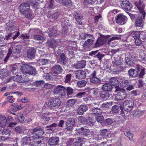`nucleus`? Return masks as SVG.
<instances>
[{"mask_svg":"<svg viewBox=\"0 0 146 146\" xmlns=\"http://www.w3.org/2000/svg\"><path fill=\"white\" fill-rule=\"evenodd\" d=\"M30 5L26 2L22 3L19 6L20 12L29 19H31L33 18L32 14V12L30 8Z\"/></svg>","mask_w":146,"mask_h":146,"instance_id":"obj_1","label":"nucleus"},{"mask_svg":"<svg viewBox=\"0 0 146 146\" xmlns=\"http://www.w3.org/2000/svg\"><path fill=\"white\" fill-rule=\"evenodd\" d=\"M117 104L120 105L119 108L121 111L128 112L132 109L134 103L133 100H125L123 103L118 102Z\"/></svg>","mask_w":146,"mask_h":146,"instance_id":"obj_2","label":"nucleus"},{"mask_svg":"<svg viewBox=\"0 0 146 146\" xmlns=\"http://www.w3.org/2000/svg\"><path fill=\"white\" fill-rule=\"evenodd\" d=\"M43 130V128L40 127H38L34 129L32 132V134L33 135L31 136L32 137L33 139L34 140L41 137V136L44 133Z\"/></svg>","mask_w":146,"mask_h":146,"instance_id":"obj_3","label":"nucleus"},{"mask_svg":"<svg viewBox=\"0 0 146 146\" xmlns=\"http://www.w3.org/2000/svg\"><path fill=\"white\" fill-rule=\"evenodd\" d=\"M61 23L62 27V33L65 34L68 32V27H70L71 24L70 23L69 21L66 18H62Z\"/></svg>","mask_w":146,"mask_h":146,"instance_id":"obj_4","label":"nucleus"},{"mask_svg":"<svg viewBox=\"0 0 146 146\" xmlns=\"http://www.w3.org/2000/svg\"><path fill=\"white\" fill-rule=\"evenodd\" d=\"M120 5L125 11H129L132 8V4L127 0H121Z\"/></svg>","mask_w":146,"mask_h":146,"instance_id":"obj_5","label":"nucleus"},{"mask_svg":"<svg viewBox=\"0 0 146 146\" xmlns=\"http://www.w3.org/2000/svg\"><path fill=\"white\" fill-rule=\"evenodd\" d=\"M94 39L95 38L94 36L93 38H88L84 42H81L80 44L85 49H86L94 44L95 41Z\"/></svg>","mask_w":146,"mask_h":146,"instance_id":"obj_6","label":"nucleus"},{"mask_svg":"<svg viewBox=\"0 0 146 146\" xmlns=\"http://www.w3.org/2000/svg\"><path fill=\"white\" fill-rule=\"evenodd\" d=\"M61 104L60 100L57 99H52L49 100L47 104V107L53 108L56 106H59Z\"/></svg>","mask_w":146,"mask_h":146,"instance_id":"obj_7","label":"nucleus"},{"mask_svg":"<svg viewBox=\"0 0 146 146\" xmlns=\"http://www.w3.org/2000/svg\"><path fill=\"white\" fill-rule=\"evenodd\" d=\"M143 13V14H140L136 20L135 25L136 27H141L143 25V22L145 19L146 13L144 12Z\"/></svg>","mask_w":146,"mask_h":146,"instance_id":"obj_8","label":"nucleus"},{"mask_svg":"<svg viewBox=\"0 0 146 146\" xmlns=\"http://www.w3.org/2000/svg\"><path fill=\"white\" fill-rule=\"evenodd\" d=\"M127 96V94L125 90H122L116 94L114 100L117 101L122 100L126 98Z\"/></svg>","mask_w":146,"mask_h":146,"instance_id":"obj_9","label":"nucleus"},{"mask_svg":"<svg viewBox=\"0 0 146 146\" xmlns=\"http://www.w3.org/2000/svg\"><path fill=\"white\" fill-rule=\"evenodd\" d=\"M65 88L63 86L59 85L55 88L54 93L55 94H59L62 96H64L65 95Z\"/></svg>","mask_w":146,"mask_h":146,"instance_id":"obj_10","label":"nucleus"},{"mask_svg":"<svg viewBox=\"0 0 146 146\" xmlns=\"http://www.w3.org/2000/svg\"><path fill=\"white\" fill-rule=\"evenodd\" d=\"M115 19L116 23L121 25L125 24L127 20V17L122 14L117 15Z\"/></svg>","mask_w":146,"mask_h":146,"instance_id":"obj_11","label":"nucleus"},{"mask_svg":"<svg viewBox=\"0 0 146 146\" xmlns=\"http://www.w3.org/2000/svg\"><path fill=\"white\" fill-rule=\"evenodd\" d=\"M100 37H99L95 43L94 44L93 47L94 48H97L100 47L103 45L106 42V40L102 36L100 35Z\"/></svg>","mask_w":146,"mask_h":146,"instance_id":"obj_12","label":"nucleus"},{"mask_svg":"<svg viewBox=\"0 0 146 146\" xmlns=\"http://www.w3.org/2000/svg\"><path fill=\"white\" fill-rule=\"evenodd\" d=\"M75 124V121L74 119L70 118L67 120L66 122V128L68 131H71L73 129V127Z\"/></svg>","mask_w":146,"mask_h":146,"instance_id":"obj_13","label":"nucleus"},{"mask_svg":"<svg viewBox=\"0 0 146 146\" xmlns=\"http://www.w3.org/2000/svg\"><path fill=\"white\" fill-rule=\"evenodd\" d=\"M77 132L80 134L84 135H88L89 134L90 131L89 129L86 127H82L76 129Z\"/></svg>","mask_w":146,"mask_h":146,"instance_id":"obj_14","label":"nucleus"},{"mask_svg":"<svg viewBox=\"0 0 146 146\" xmlns=\"http://www.w3.org/2000/svg\"><path fill=\"white\" fill-rule=\"evenodd\" d=\"M135 4L141 13L143 14V12L145 13L144 11L145 4L141 1H136L135 2Z\"/></svg>","mask_w":146,"mask_h":146,"instance_id":"obj_15","label":"nucleus"},{"mask_svg":"<svg viewBox=\"0 0 146 146\" xmlns=\"http://www.w3.org/2000/svg\"><path fill=\"white\" fill-rule=\"evenodd\" d=\"M88 109V107L85 104L80 105L78 109L77 112L80 115H82L84 112H86Z\"/></svg>","mask_w":146,"mask_h":146,"instance_id":"obj_16","label":"nucleus"},{"mask_svg":"<svg viewBox=\"0 0 146 146\" xmlns=\"http://www.w3.org/2000/svg\"><path fill=\"white\" fill-rule=\"evenodd\" d=\"M33 140L32 137L31 136L29 137H25L21 140L22 145L24 146L29 145L31 143V141Z\"/></svg>","mask_w":146,"mask_h":146,"instance_id":"obj_17","label":"nucleus"},{"mask_svg":"<svg viewBox=\"0 0 146 146\" xmlns=\"http://www.w3.org/2000/svg\"><path fill=\"white\" fill-rule=\"evenodd\" d=\"M52 70L54 74H58L61 73L63 71V69L59 65H55L52 68Z\"/></svg>","mask_w":146,"mask_h":146,"instance_id":"obj_18","label":"nucleus"},{"mask_svg":"<svg viewBox=\"0 0 146 146\" xmlns=\"http://www.w3.org/2000/svg\"><path fill=\"white\" fill-rule=\"evenodd\" d=\"M76 77L78 79H84L86 75V72L83 70H79L76 73Z\"/></svg>","mask_w":146,"mask_h":146,"instance_id":"obj_19","label":"nucleus"},{"mask_svg":"<svg viewBox=\"0 0 146 146\" xmlns=\"http://www.w3.org/2000/svg\"><path fill=\"white\" fill-rule=\"evenodd\" d=\"M57 42L54 39H50L47 41L46 44L48 47L52 48H54L57 46Z\"/></svg>","mask_w":146,"mask_h":146,"instance_id":"obj_20","label":"nucleus"},{"mask_svg":"<svg viewBox=\"0 0 146 146\" xmlns=\"http://www.w3.org/2000/svg\"><path fill=\"white\" fill-rule=\"evenodd\" d=\"M114 88L110 83H105L102 85V89L104 91L110 92Z\"/></svg>","mask_w":146,"mask_h":146,"instance_id":"obj_21","label":"nucleus"},{"mask_svg":"<svg viewBox=\"0 0 146 146\" xmlns=\"http://www.w3.org/2000/svg\"><path fill=\"white\" fill-rule=\"evenodd\" d=\"M11 48L9 49V50H12L13 53L14 54H18L20 53L21 49V47L20 45H17L12 46Z\"/></svg>","mask_w":146,"mask_h":146,"instance_id":"obj_22","label":"nucleus"},{"mask_svg":"<svg viewBox=\"0 0 146 146\" xmlns=\"http://www.w3.org/2000/svg\"><path fill=\"white\" fill-rule=\"evenodd\" d=\"M59 141V138L58 137H51L48 141V144L51 146L55 145L58 143Z\"/></svg>","mask_w":146,"mask_h":146,"instance_id":"obj_23","label":"nucleus"},{"mask_svg":"<svg viewBox=\"0 0 146 146\" xmlns=\"http://www.w3.org/2000/svg\"><path fill=\"white\" fill-rule=\"evenodd\" d=\"M31 67V65L29 64H24L21 66L20 69L24 74H28V72Z\"/></svg>","mask_w":146,"mask_h":146,"instance_id":"obj_24","label":"nucleus"},{"mask_svg":"<svg viewBox=\"0 0 146 146\" xmlns=\"http://www.w3.org/2000/svg\"><path fill=\"white\" fill-rule=\"evenodd\" d=\"M86 65V61L83 60L78 61L77 63L74 64V67L76 69H80L84 68Z\"/></svg>","mask_w":146,"mask_h":146,"instance_id":"obj_25","label":"nucleus"},{"mask_svg":"<svg viewBox=\"0 0 146 146\" xmlns=\"http://www.w3.org/2000/svg\"><path fill=\"white\" fill-rule=\"evenodd\" d=\"M135 58L131 56H129L125 58V61L127 65L129 66L133 65V64L135 62Z\"/></svg>","mask_w":146,"mask_h":146,"instance_id":"obj_26","label":"nucleus"},{"mask_svg":"<svg viewBox=\"0 0 146 146\" xmlns=\"http://www.w3.org/2000/svg\"><path fill=\"white\" fill-rule=\"evenodd\" d=\"M36 50L33 48H31L29 49L27 52V57L29 58L32 59L35 56Z\"/></svg>","mask_w":146,"mask_h":146,"instance_id":"obj_27","label":"nucleus"},{"mask_svg":"<svg viewBox=\"0 0 146 146\" xmlns=\"http://www.w3.org/2000/svg\"><path fill=\"white\" fill-rule=\"evenodd\" d=\"M128 73L129 76L132 78L137 77L138 76L139 74L137 70L132 68H131L129 70Z\"/></svg>","mask_w":146,"mask_h":146,"instance_id":"obj_28","label":"nucleus"},{"mask_svg":"<svg viewBox=\"0 0 146 146\" xmlns=\"http://www.w3.org/2000/svg\"><path fill=\"white\" fill-rule=\"evenodd\" d=\"M57 62L59 63L62 65H66L67 62V60L66 56L64 54L62 53L60 54L59 60V62Z\"/></svg>","mask_w":146,"mask_h":146,"instance_id":"obj_29","label":"nucleus"},{"mask_svg":"<svg viewBox=\"0 0 146 146\" xmlns=\"http://www.w3.org/2000/svg\"><path fill=\"white\" fill-rule=\"evenodd\" d=\"M74 17L76 20L78 22V24L82 25V23L81 21L83 18L82 15L79 13L76 12L74 14Z\"/></svg>","mask_w":146,"mask_h":146,"instance_id":"obj_30","label":"nucleus"},{"mask_svg":"<svg viewBox=\"0 0 146 146\" xmlns=\"http://www.w3.org/2000/svg\"><path fill=\"white\" fill-rule=\"evenodd\" d=\"M110 95L108 92L103 91L100 94V96L102 99L106 100L109 98Z\"/></svg>","mask_w":146,"mask_h":146,"instance_id":"obj_31","label":"nucleus"},{"mask_svg":"<svg viewBox=\"0 0 146 146\" xmlns=\"http://www.w3.org/2000/svg\"><path fill=\"white\" fill-rule=\"evenodd\" d=\"M80 37L83 40L88 39V38H93V36L92 35L86 33H82L80 34Z\"/></svg>","mask_w":146,"mask_h":146,"instance_id":"obj_32","label":"nucleus"},{"mask_svg":"<svg viewBox=\"0 0 146 146\" xmlns=\"http://www.w3.org/2000/svg\"><path fill=\"white\" fill-rule=\"evenodd\" d=\"M85 139L81 138L78 137V141L74 142L72 146H82L84 142Z\"/></svg>","mask_w":146,"mask_h":146,"instance_id":"obj_33","label":"nucleus"},{"mask_svg":"<svg viewBox=\"0 0 146 146\" xmlns=\"http://www.w3.org/2000/svg\"><path fill=\"white\" fill-rule=\"evenodd\" d=\"M44 70H45L44 68L41 67L40 68V71L41 72H43L44 73V78L47 80H50L52 78L51 74L50 73H45L44 72L46 71Z\"/></svg>","mask_w":146,"mask_h":146,"instance_id":"obj_34","label":"nucleus"},{"mask_svg":"<svg viewBox=\"0 0 146 146\" xmlns=\"http://www.w3.org/2000/svg\"><path fill=\"white\" fill-rule=\"evenodd\" d=\"M7 123V120L5 116L3 115L0 116V126L4 127Z\"/></svg>","mask_w":146,"mask_h":146,"instance_id":"obj_35","label":"nucleus"},{"mask_svg":"<svg viewBox=\"0 0 146 146\" xmlns=\"http://www.w3.org/2000/svg\"><path fill=\"white\" fill-rule=\"evenodd\" d=\"M101 113V110L100 109L95 108L92 110L91 114L95 117L100 115Z\"/></svg>","mask_w":146,"mask_h":146,"instance_id":"obj_36","label":"nucleus"},{"mask_svg":"<svg viewBox=\"0 0 146 146\" xmlns=\"http://www.w3.org/2000/svg\"><path fill=\"white\" fill-rule=\"evenodd\" d=\"M95 120L91 117H88L85 120V123L88 125L92 126L95 123Z\"/></svg>","mask_w":146,"mask_h":146,"instance_id":"obj_37","label":"nucleus"},{"mask_svg":"<svg viewBox=\"0 0 146 146\" xmlns=\"http://www.w3.org/2000/svg\"><path fill=\"white\" fill-rule=\"evenodd\" d=\"M49 33L48 35L50 37L52 38L56 36L57 31L55 29L49 28Z\"/></svg>","mask_w":146,"mask_h":146,"instance_id":"obj_38","label":"nucleus"},{"mask_svg":"<svg viewBox=\"0 0 146 146\" xmlns=\"http://www.w3.org/2000/svg\"><path fill=\"white\" fill-rule=\"evenodd\" d=\"M13 80L16 82H21L22 81L23 79L21 75H18L17 74L15 76L12 77Z\"/></svg>","mask_w":146,"mask_h":146,"instance_id":"obj_39","label":"nucleus"},{"mask_svg":"<svg viewBox=\"0 0 146 146\" xmlns=\"http://www.w3.org/2000/svg\"><path fill=\"white\" fill-rule=\"evenodd\" d=\"M119 83L120 86L122 87H126L129 85L128 80L123 78H121L120 79Z\"/></svg>","mask_w":146,"mask_h":146,"instance_id":"obj_40","label":"nucleus"},{"mask_svg":"<svg viewBox=\"0 0 146 146\" xmlns=\"http://www.w3.org/2000/svg\"><path fill=\"white\" fill-rule=\"evenodd\" d=\"M140 67H141V66H138L137 67V70L138 71H140V72L139 74V77L140 78H142L143 76L145 74V68H141Z\"/></svg>","mask_w":146,"mask_h":146,"instance_id":"obj_41","label":"nucleus"},{"mask_svg":"<svg viewBox=\"0 0 146 146\" xmlns=\"http://www.w3.org/2000/svg\"><path fill=\"white\" fill-rule=\"evenodd\" d=\"M123 63L122 61L121 60L117 59L115 60L114 63L117 66H119L120 68V71H123L124 68L123 67L120 66Z\"/></svg>","mask_w":146,"mask_h":146,"instance_id":"obj_42","label":"nucleus"},{"mask_svg":"<svg viewBox=\"0 0 146 146\" xmlns=\"http://www.w3.org/2000/svg\"><path fill=\"white\" fill-rule=\"evenodd\" d=\"M62 3L63 5L68 7H70L72 6L71 0H62Z\"/></svg>","mask_w":146,"mask_h":146,"instance_id":"obj_43","label":"nucleus"},{"mask_svg":"<svg viewBox=\"0 0 146 146\" xmlns=\"http://www.w3.org/2000/svg\"><path fill=\"white\" fill-rule=\"evenodd\" d=\"M37 74V72L36 69L31 66L28 72V74L29 75L35 76Z\"/></svg>","mask_w":146,"mask_h":146,"instance_id":"obj_44","label":"nucleus"},{"mask_svg":"<svg viewBox=\"0 0 146 146\" xmlns=\"http://www.w3.org/2000/svg\"><path fill=\"white\" fill-rule=\"evenodd\" d=\"M90 80L91 82L94 84H98L101 82V80L96 77H90Z\"/></svg>","mask_w":146,"mask_h":146,"instance_id":"obj_45","label":"nucleus"},{"mask_svg":"<svg viewBox=\"0 0 146 146\" xmlns=\"http://www.w3.org/2000/svg\"><path fill=\"white\" fill-rule=\"evenodd\" d=\"M72 75L69 74L66 75L64 78L65 80L64 82L65 83H68L70 84L71 82Z\"/></svg>","mask_w":146,"mask_h":146,"instance_id":"obj_46","label":"nucleus"},{"mask_svg":"<svg viewBox=\"0 0 146 146\" xmlns=\"http://www.w3.org/2000/svg\"><path fill=\"white\" fill-rule=\"evenodd\" d=\"M33 39L39 41V42H42L44 41V38L41 36L35 35L34 36Z\"/></svg>","mask_w":146,"mask_h":146,"instance_id":"obj_47","label":"nucleus"},{"mask_svg":"<svg viewBox=\"0 0 146 146\" xmlns=\"http://www.w3.org/2000/svg\"><path fill=\"white\" fill-rule=\"evenodd\" d=\"M143 111L141 110H136L134 111L133 113V115L134 117H139L142 115Z\"/></svg>","mask_w":146,"mask_h":146,"instance_id":"obj_48","label":"nucleus"},{"mask_svg":"<svg viewBox=\"0 0 146 146\" xmlns=\"http://www.w3.org/2000/svg\"><path fill=\"white\" fill-rule=\"evenodd\" d=\"M44 83L43 80H37L34 82L33 85L36 87H39L43 85Z\"/></svg>","mask_w":146,"mask_h":146,"instance_id":"obj_49","label":"nucleus"},{"mask_svg":"<svg viewBox=\"0 0 146 146\" xmlns=\"http://www.w3.org/2000/svg\"><path fill=\"white\" fill-rule=\"evenodd\" d=\"M86 82L84 80H82L78 81L77 84L79 87H84L86 85Z\"/></svg>","mask_w":146,"mask_h":146,"instance_id":"obj_50","label":"nucleus"},{"mask_svg":"<svg viewBox=\"0 0 146 146\" xmlns=\"http://www.w3.org/2000/svg\"><path fill=\"white\" fill-rule=\"evenodd\" d=\"M58 126V124L56 123H54L50 125H47L46 126V128H49L47 130H49L53 131V128L54 127H56Z\"/></svg>","mask_w":146,"mask_h":146,"instance_id":"obj_51","label":"nucleus"},{"mask_svg":"<svg viewBox=\"0 0 146 146\" xmlns=\"http://www.w3.org/2000/svg\"><path fill=\"white\" fill-rule=\"evenodd\" d=\"M119 107L116 105H114L112 107L111 111L113 114H117L119 113Z\"/></svg>","mask_w":146,"mask_h":146,"instance_id":"obj_52","label":"nucleus"},{"mask_svg":"<svg viewBox=\"0 0 146 146\" xmlns=\"http://www.w3.org/2000/svg\"><path fill=\"white\" fill-rule=\"evenodd\" d=\"M113 119H112L108 118L105 119L104 121V124L106 125H110L113 122Z\"/></svg>","mask_w":146,"mask_h":146,"instance_id":"obj_53","label":"nucleus"},{"mask_svg":"<svg viewBox=\"0 0 146 146\" xmlns=\"http://www.w3.org/2000/svg\"><path fill=\"white\" fill-rule=\"evenodd\" d=\"M109 82L112 85H114L118 83V80L115 77L111 78L109 81Z\"/></svg>","mask_w":146,"mask_h":146,"instance_id":"obj_54","label":"nucleus"},{"mask_svg":"<svg viewBox=\"0 0 146 146\" xmlns=\"http://www.w3.org/2000/svg\"><path fill=\"white\" fill-rule=\"evenodd\" d=\"M49 60L46 59H43L39 60V63L40 65H43L47 64Z\"/></svg>","mask_w":146,"mask_h":146,"instance_id":"obj_55","label":"nucleus"},{"mask_svg":"<svg viewBox=\"0 0 146 146\" xmlns=\"http://www.w3.org/2000/svg\"><path fill=\"white\" fill-rule=\"evenodd\" d=\"M75 103V100L74 99L70 100L66 103V105L68 107H70L73 106Z\"/></svg>","mask_w":146,"mask_h":146,"instance_id":"obj_56","label":"nucleus"},{"mask_svg":"<svg viewBox=\"0 0 146 146\" xmlns=\"http://www.w3.org/2000/svg\"><path fill=\"white\" fill-rule=\"evenodd\" d=\"M132 35L135 40L140 38V34L139 32L137 31L134 32Z\"/></svg>","mask_w":146,"mask_h":146,"instance_id":"obj_57","label":"nucleus"},{"mask_svg":"<svg viewBox=\"0 0 146 146\" xmlns=\"http://www.w3.org/2000/svg\"><path fill=\"white\" fill-rule=\"evenodd\" d=\"M124 135L127 137L129 140H132L133 137V135L130 132L128 131H125L124 133Z\"/></svg>","mask_w":146,"mask_h":146,"instance_id":"obj_58","label":"nucleus"},{"mask_svg":"<svg viewBox=\"0 0 146 146\" xmlns=\"http://www.w3.org/2000/svg\"><path fill=\"white\" fill-rule=\"evenodd\" d=\"M112 103H113V102H111L103 104L101 105V107L102 108H109L112 105Z\"/></svg>","mask_w":146,"mask_h":146,"instance_id":"obj_59","label":"nucleus"},{"mask_svg":"<svg viewBox=\"0 0 146 146\" xmlns=\"http://www.w3.org/2000/svg\"><path fill=\"white\" fill-rule=\"evenodd\" d=\"M11 131L9 129H4L1 132L2 134L3 135H7L11 133Z\"/></svg>","mask_w":146,"mask_h":146,"instance_id":"obj_60","label":"nucleus"},{"mask_svg":"<svg viewBox=\"0 0 146 146\" xmlns=\"http://www.w3.org/2000/svg\"><path fill=\"white\" fill-rule=\"evenodd\" d=\"M90 91L94 96L97 95L98 94V89L97 88H93L90 89Z\"/></svg>","mask_w":146,"mask_h":146,"instance_id":"obj_61","label":"nucleus"},{"mask_svg":"<svg viewBox=\"0 0 146 146\" xmlns=\"http://www.w3.org/2000/svg\"><path fill=\"white\" fill-rule=\"evenodd\" d=\"M90 72L91 74V75L90 76V77H96V75L97 73V70L92 69L91 70Z\"/></svg>","mask_w":146,"mask_h":146,"instance_id":"obj_62","label":"nucleus"},{"mask_svg":"<svg viewBox=\"0 0 146 146\" xmlns=\"http://www.w3.org/2000/svg\"><path fill=\"white\" fill-rule=\"evenodd\" d=\"M121 38L120 37H118L117 36V35L115 36H114L112 37L111 38H110L109 40L108 41V43L110 44V42L115 40H119V39H120Z\"/></svg>","mask_w":146,"mask_h":146,"instance_id":"obj_63","label":"nucleus"},{"mask_svg":"<svg viewBox=\"0 0 146 146\" xmlns=\"http://www.w3.org/2000/svg\"><path fill=\"white\" fill-rule=\"evenodd\" d=\"M104 55L103 54L99 53L95 56L96 57L98 58L99 61L101 60Z\"/></svg>","mask_w":146,"mask_h":146,"instance_id":"obj_64","label":"nucleus"}]
</instances>
